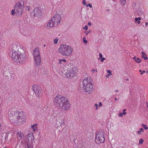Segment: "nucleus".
Instances as JSON below:
<instances>
[{
    "label": "nucleus",
    "mask_w": 148,
    "mask_h": 148,
    "mask_svg": "<svg viewBox=\"0 0 148 148\" xmlns=\"http://www.w3.org/2000/svg\"><path fill=\"white\" fill-rule=\"evenodd\" d=\"M11 51L12 52V59L17 64H23L25 63L26 61V55L23 52V50L20 48L18 49L17 51L12 49Z\"/></svg>",
    "instance_id": "obj_1"
},
{
    "label": "nucleus",
    "mask_w": 148,
    "mask_h": 148,
    "mask_svg": "<svg viewBox=\"0 0 148 148\" xmlns=\"http://www.w3.org/2000/svg\"><path fill=\"white\" fill-rule=\"evenodd\" d=\"M8 118L11 122L15 125L20 124L22 121H25V116L22 112H11L9 114Z\"/></svg>",
    "instance_id": "obj_2"
},
{
    "label": "nucleus",
    "mask_w": 148,
    "mask_h": 148,
    "mask_svg": "<svg viewBox=\"0 0 148 148\" xmlns=\"http://www.w3.org/2000/svg\"><path fill=\"white\" fill-rule=\"evenodd\" d=\"M54 101L55 105L65 111L69 110L71 107L69 101L67 98L61 95L56 96Z\"/></svg>",
    "instance_id": "obj_3"
},
{
    "label": "nucleus",
    "mask_w": 148,
    "mask_h": 148,
    "mask_svg": "<svg viewBox=\"0 0 148 148\" xmlns=\"http://www.w3.org/2000/svg\"><path fill=\"white\" fill-rule=\"evenodd\" d=\"M73 48L65 44L61 45L59 48V53L63 56H68L72 54Z\"/></svg>",
    "instance_id": "obj_4"
},
{
    "label": "nucleus",
    "mask_w": 148,
    "mask_h": 148,
    "mask_svg": "<svg viewBox=\"0 0 148 148\" xmlns=\"http://www.w3.org/2000/svg\"><path fill=\"white\" fill-rule=\"evenodd\" d=\"M61 18V15L58 14L54 15L49 21L47 25V27L49 28L53 27L55 25H57L58 23H60V20Z\"/></svg>",
    "instance_id": "obj_5"
},
{
    "label": "nucleus",
    "mask_w": 148,
    "mask_h": 148,
    "mask_svg": "<svg viewBox=\"0 0 148 148\" xmlns=\"http://www.w3.org/2000/svg\"><path fill=\"white\" fill-rule=\"evenodd\" d=\"M39 49L37 48L34 49L33 53L34 60L36 63V67L39 68L41 63L40 57L39 53Z\"/></svg>",
    "instance_id": "obj_6"
},
{
    "label": "nucleus",
    "mask_w": 148,
    "mask_h": 148,
    "mask_svg": "<svg viewBox=\"0 0 148 148\" xmlns=\"http://www.w3.org/2000/svg\"><path fill=\"white\" fill-rule=\"evenodd\" d=\"M90 79V77H87L86 79H84L83 81V88L85 91L86 92L90 91L93 88L92 83L89 82H88Z\"/></svg>",
    "instance_id": "obj_7"
},
{
    "label": "nucleus",
    "mask_w": 148,
    "mask_h": 148,
    "mask_svg": "<svg viewBox=\"0 0 148 148\" xmlns=\"http://www.w3.org/2000/svg\"><path fill=\"white\" fill-rule=\"evenodd\" d=\"M77 67L72 66L71 68L67 70L65 73V75L68 78H72L77 72Z\"/></svg>",
    "instance_id": "obj_8"
},
{
    "label": "nucleus",
    "mask_w": 148,
    "mask_h": 148,
    "mask_svg": "<svg viewBox=\"0 0 148 148\" xmlns=\"http://www.w3.org/2000/svg\"><path fill=\"white\" fill-rule=\"evenodd\" d=\"M32 89L36 96L40 98L41 95V88L40 86L34 85L32 86Z\"/></svg>",
    "instance_id": "obj_9"
},
{
    "label": "nucleus",
    "mask_w": 148,
    "mask_h": 148,
    "mask_svg": "<svg viewBox=\"0 0 148 148\" xmlns=\"http://www.w3.org/2000/svg\"><path fill=\"white\" fill-rule=\"evenodd\" d=\"M3 71V75L5 77H6L7 79L11 80L13 78V74L10 73V71L9 69L4 67Z\"/></svg>",
    "instance_id": "obj_10"
},
{
    "label": "nucleus",
    "mask_w": 148,
    "mask_h": 148,
    "mask_svg": "<svg viewBox=\"0 0 148 148\" xmlns=\"http://www.w3.org/2000/svg\"><path fill=\"white\" fill-rule=\"evenodd\" d=\"M33 13L34 16L36 17H40L42 15L41 10L38 7H36L34 9Z\"/></svg>",
    "instance_id": "obj_11"
},
{
    "label": "nucleus",
    "mask_w": 148,
    "mask_h": 148,
    "mask_svg": "<svg viewBox=\"0 0 148 148\" xmlns=\"http://www.w3.org/2000/svg\"><path fill=\"white\" fill-rule=\"evenodd\" d=\"M100 133V132H98L95 138V141L96 143L98 144H100L102 143V136H101V134H99Z\"/></svg>",
    "instance_id": "obj_12"
},
{
    "label": "nucleus",
    "mask_w": 148,
    "mask_h": 148,
    "mask_svg": "<svg viewBox=\"0 0 148 148\" xmlns=\"http://www.w3.org/2000/svg\"><path fill=\"white\" fill-rule=\"evenodd\" d=\"M24 5V2L22 1H21L17 3L15 5V7L14 8V9L16 8H22Z\"/></svg>",
    "instance_id": "obj_13"
},
{
    "label": "nucleus",
    "mask_w": 148,
    "mask_h": 148,
    "mask_svg": "<svg viewBox=\"0 0 148 148\" xmlns=\"http://www.w3.org/2000/svg\"><path fill=\"white\" fill-rule=\"evenodd\" d=\"M15 10H16L15 13L17 16H20L22 15L23 10L22 8H16Z\"/></svg>",
    "instance_id": "obj_14"
},
{
    "label": "nucleus",
    "mask_w": 148,
    "mask_h": 148,
    "mask_svg": "<svg viewBox=\"0 0 148 148\" xmlns=\"http://www.w3.org/2000/svg\"><path fill=\"white\" fill-rule=\"evenodd\" d=\"M17 136L18 138H20V139H21L23 137L24 135L21 131H19L17 132Z\"/></svg>",
    "instance_id": "obj_15"
},
{
    "label": "nucleus",
    "mask_w": 148,
    "mask_h": 148,
    "mask_svg": "<svg viewBox=\"0 0 148 148\" xmlns=\"http://www.w3.org/2000/svg\"><path fill=\"white\" fill-rule=\"evenodd\" d=\"M142 54L141 56L142 58H143L144 60H147L148 58L147 57V56L145 54V53L144 52H141Z\"/></svg>",
    "instance_id": "obj_16"
},
{
    "label": "nucleus",
    "mask_w": 148,
    "mask_h": 148,
    "mask_svg": "<svg viewBox=\"0 0 148 148\" xmlns=\"http://www.w3.org/2000/svg\"><path fill=\"white\" fill-rule=\"evenodd\" d=\"M1 137L3 138L5 140L6 138L8 137V135H7V133L6 132H4L3 133H1Z\"/></svg>",
    "instance_id": "obj_17"
},
{
    "label": "nucleus",
    "mask_w": 148,
    "mask_h": 148,
    "mask_svg": "<svg viewBox=\"0 0 148 148\" xmlns=\"http://www.w3.org/2000/svg\"><path fill=\"white\" fill-rule=\"evenodd\" d=\"M144 132V131L142 128L140 129L139 130H138L137 133L138 134L142 135Z\"/></svg>",
    "instance_id": "obj_18"
},
{
    "label": "nucleus",
    "mask_w": 148,
    "mask_h": 148,
    "mask_svg": "<svg viewBox=\"0 0 148 148\" xmlns=\"http://www.w3.org/2000/svg\"><path fill=\"white\" fill-rule=\"evenodd\" d=\"M141 18L140 17L135 18V23H137L138 24H139L140 23V20Z\"/></svg>",
    "instance_id": "obj_19"
},
{
    "label": "nucleus",
    "mask_w": 148,
    "mask_h": 148,
    "mask_svg": "<svg viewBox=\"0 0 148 148\" xmlns=\"http://www.w3.org/2000/svg\"><path fill=\"white\" fill-rule=\"evenodd\" d=\"M95 106L96 107L95 110H97L98 109V108H100V107L102 106V102H100L99 103V106H98V105L97 103H96L95 105Z\"/></svg>",
    "instance_id": "obj_20"
},
{
    "label": "nucleus",
    "mask_w": 148,
    "mask_h": 148,
    "mask_svg": "<svg viewBox=\"0 0 148 148\" xmlns=\"http://www.w3.org/2000/svg\"><path fill=\"white\" fill-rule=\"evenodd\" d=\"M141 60L139 58H137L136 60H135V61L136 63H139L141 62Z\"/></svg>",
    "instance_id": "obj_21"
},
{
    "label": "nucleus",
    "mask_w": 148,
    "mask_h": 148,
    "mask_svg": "<svg viewBox=\"0 0 148 148\" xmlns=\"http://www.w3.org/2000/svg\"><path fill=\"white\" fill-rule=\"evenodd\" d=\"M62 61H64V62H66V60L64 59H63L62 60L60 59L59 60L58 64H62V63L61 62Z\"/></svg>",
    "instance_id": "obj_22"
},
{
    "label": "nucleus",
    "mask_w": 148,
    "mask_h": 148,
    "mask_svg": "<svg viewBox=\"0 0 148 148\" xmlns=\"http://www.w3.org/2000/svg\"><path fill=\"white\" fill-rule=\"evenodd\" d=\"M142 125V126L145 129V130H147L148 129V127H147V125L145 124H144L143 123H142L141 124Z\"/></svg>",
    "instance_id": "obj_23"
},
{
    "label": "nucleus",
    "mask_w": 148,
    "mask_h": 148,
    "mask_svg": "<svg viewBox=\"0 0 148 148\" xmlns=\"http://www.w3.org/2000/svg\"><path fill=\"white\" fill-rule=\"evenodd\" d=\"M121 2L122 5H124L126 2V0H120Z\"/></svg>",
    "instance_id": "obj_24"
},
{
    "label": "nucleus",
    "mask_w": 148,
    "mask_h": 148,
    "mask_svg": "<svg viewBox=\"0 0 148 148\" xmlns=\"http://www.w3.org/2000/svg\"><path fill=\"white\" fill-rule=\"evenodd\" d=\"M58 38H56L53 40V42L55 44H57L58 43Z\"/></svg>",
    "instance_id": "obj_25"
},
{
    "label": "nucleus",
    "mask_w": 148,
    "mask_h": 148,
    "mask_svg": "<svg viewBox=\"0 0 148 148\" xmlns=\"http://www.w3.org/2000/svg\"><path fill=\"white\" fill-rule=\"evenodd\" d=\"M139 72H140V74L141 75H143L144 73L145 72V70L142 71L140 69L139 70Z\"/></svg>",
    "instance_id": "obj_26"
},
{
    "label": "nucleus",
    "mask_w": 148,
    "mask_h": 148,
    "mask_svg": "<svg viewBox=\"0 0 148 148\" xmlns=\"http://www.w3.org/2000/svg\"><path fill=\"white\" fill-rule=\"evenodd\" d=\"M16 10L14 9V10H12L11 11V14L12 15H14L15 14Z\"/></svg>",
    "instance_id": "obj_27"
},
{
    "label": "nucleus",
    "mask_w": 148,
    "mask_h": 148,
    "mask_svg": "<svg viewBox=\"0 0 148 148\" xmlns=\"http://www.w3.org/2000/svg\"><path fill=\"white\" fill-rule=\"evenodd\" d=\"M86 37H84L83 38V41L84 43L85 44H86L88 42V41L86 39Z\"/></svg>",
    "instance_id": "obj_28"
},
{
    "label": "nucleus",
    "mask_w": 148,
    "mask_h": 148,
    "mask_svg": "<svg viewBox=\"0 0 148 148\" xmlns=\"http://www.w3.org/2000/svg\"><path fill=\"white\" fill-rule=\"evenodd\" d=\"M107 72L108 73L109 75H112V71L109 70H108L107 71Z\"/></svg>",
    "instance_id": "obj_29"
},
{
    "label": "nucleus",
    "mask_w": 148,
    "mask_h": 148,
    "mask_svg": "<svg viewBox=\"0 0 148 148\" xmlns=\"http://www.w3.org/2000/svg\"><path fill=\"white\" fill-rule=\"evenodd\" d=\"M143 140L142 138H141L139 140V143L140 144H142L143 142Z\"/></svg>",
    "instance_id": "obj_30"
},
{
    "label": "nucleus",
    "mask_w": 148,
    "mask_h": 148,
    "mask_svg": "<svg viewBox=\"0 0 148 148\" xmlns=\"http://www.w3.org/2000/svg\"><path fill=\"white\" fill-rule=\"evenodd\" d=\"M99 58H98L99 60H100V61L102 62V53H100L99 54Z\"/></svg>",
    "instance_id": "obj_31"
},
{
    "label": "nucleus",
    "mask_w": 148,
    "mask_h": 148,
    "mask_svg": "<svg viewBox=\"0 0 148 148\" xmlns=\"http://www.w3.org/2000/svg\"><path fill=\"white\" fill-rule=\"evenodd\" d=\"M88 26L87 25H86L85 27H83V29H84L85 30H87L88 29Z\"/></svg>",
    "instance_id": "obj_32"
},
{
    "label": "nucleus",
    "mask_w": 148,
    "mask_h": 148,
    "mask_svg": "<svg viewBox=\"0 0 148 148\" xmlns=\"http://www.w3.org/2000/svg\"><path fill=\"white\" fill-rule=\"evenodd\" d=\"M86 6L87 7H89L90 8H92V5L90 4H88L87 5H86Z\"/></svg>",
    "instance_id": "obj_33"
},
{
    "label": "nucleus",
    "mask_w": 148,
    "mask_h": 148,
    "mask_svg": "<svg viewBox=\"0 0 148 148\" xmlns=\"http://www.w3.org/2000/svg\"><path fill=\"white\" fill-rule=\"evenodd\" d=\"M123 113H121V112H120L119 113V116L121 117H122L123 116Z\"/></svg>",
    "instance_id": "obj_34"
},
{
    "label": "nucleus",
    "mask_w": 148,
    "mask_h": 148,
    "mask_svg": "<svg viewBox=\"0 0 148 148\" xmlns=\"http://www.w3.org/2000/svg\"><path fill=\"white\" fill-rule=\"evenodd\" d=\"M36 124H35L33 125H32V128H36L37 127H36Z\"/></svg>",
    "instance_id": "obj_35"
},
{
    "label": "nucleus",
    "mask_w": 148,
    "mask_h": 148,
    "mask_svg": "<svg viewBox=\"0 0 148 148\" xmlns=\"http://www.w3.org/2000/svg\"><path fill=\"white\" fill-rule=\"evenodd\" d=\"M30 135H32V136L33 138L32 137L31 139L32 140H33V139H34V136H33L31 134H29L28 135V136H29Z\"/></svg>",
    "instance_id": "obj_36"
},
{
    "label": "nucleus",
    "mask_w": 148,
    "mask_h": 148,
    "mask_svg": "<svg viewBox=\"0 0 148 148\" xmlns=\"http://www.w3.org/2000/svg\"><path fill=\"white\" fill-rule=\"evenodd\" d=\"M82 3L85 5H86V3L85 0H84L82 2Z\"/></svg>",
    "instance_id": "obj_37"
},
{
    "label": "nucleus",
    "mask_w": 148,
    "mask_h": 148,
    "mask_svg": "<svg viewBox=\"0 0 148 148\" xmlns=\"http://www.w3.org/2000/svg\"><path fill=\"white\" fill-rule=\"evenodd\" d=\"M26 9H27V10H28V11H29L30 10V7L29 6H26Z\"/></svg>",
    "instance_id": "obj_38"
},
{
    "label": "nucleus",
    "mask_w": 148,
    "mask_h": 148,
    "mask_svg": "<svg viewBox=\"0 0 148 148\" xmlns=\"http://www.w3.org/2000/svg\"><path fill=\"white\" fill-rule=\"evenodd\" d=\"M91 32V31L90 30L89 31H88V32L87 33H86V35H88V34L89 33H90V32Z\"/></svg>",
    "instance_id": "obj_39"
},
{
    "label": "nucleus",
    "mask_w": 148,
    "mask_h": 148,
    "mask_svg": "<svg viewBox=\"0 0 148 148\" xmlns=\"http://www.w3.org/2000/svg\"><path fill=\"white\" fill-rule=\"evenodd\" d=\"M110 76V75L108 74V75H106V78H108L109 77V76Z\"/></svg>",
    "instance_id": "obj_40"
},
{
    "label": "nucleus",
    "mask_w": 148,
    "mask_h": 148,
    "mask_svg": "<svg viewBox=\"0 0 148 148\" xmlns=\"http://www.w3.org/2000/svg\"><path fill=\"white\" fill-rule=\"evenodd\" d=\"M88 25L90 26L91 25H92V24L90 22H89L88 24Z\"/></svg>",
    "instance_id": "obj_41"
},
{
    "label": "nucleus",
    "mask_w": 148,
    "mask_h": 148,
    "mask_svg": "<svg viewBox=\"0 0 148 148\" xmlns=\"http://www.w3.org/2000/svg\"><path fill=\"white\" fill-rule=\"evenodd\" d=\"M123 112V114L124 115H125V114H127V113L125 112Z\"/></svg>",
    "instance_id": "obj_42"
},
{
    "label": "nucleus",
    "mask_w": 148,
    "mask_h": 148,
    "mask_svg": "<svg viewBox=\"0 0 148 148\" xmlns=\"http://www.w3.org/2000/svg\"><path fill=\"white\" fill-rule=\"evenodd\" d=\"M136 58H137L136 56H134L133 57V59L135 60H135H136Z\"/></svg>",
    "instance_id": "obj_43"
},
{
    "label": "nucleus",
    "mask_w": 148,
    "mask_h": 148,
    "mask_svg": "<svg viewBox=\"0 0 148 148\" xmlns=\"http://www.w3.org/2000/svg\"><path fill=\"white\" fill-rule=\"evenodd\" d=\"M106 59L105 58H102V62L104 61V60Z\"/></svg>",
    "instance_id": "obj_44"
},
{
    "label": "nucleus",
    "mask_w": 148,
    "mask_h": 148,
    "mask_svg": "<svg viewBox=\"0 0 148 148\" xmlns=\"http://www.w3.org/2000/svg\"><path fill=\"white\" fill-rule=\"evenodd\" d=\"M95 69H93L92 70V71L94 73V72L95 71Z\"/></svg>",
    "instance_id": "obj_45"
},
{
    "label": "nucleus",
    "mask_w": 148,
    "mask_h": 148,
    "mask_svg": "<svg viewBox=\"0 0 148 148\" xmlns=\"http://www.w3.org/2000/svg\"><path fill=\"white\" fill-rule=\"evenodd\" d=\"M148 23L147 22V23H145V25H146V26H147V25H148Z\"/></svg>",
    "instance_id": "obj_46"
},
{
    "label": "nucleus",
    "mask_w": 148,
    "mask_h": 148,
    "mask_svg": "<svg viewBox=\"0 0 148 148\" xmlns=\"http://www.w3.org/2000/svg\"><path fill=\"white\" fill-rule=\"evenodd\" d=\"M114 100L116 101H117V99L116 98H114Z\"/></svg>",
    "instance_id": "obj_47"
},
{
    "label": "nucleus",
    "mask_w": 148,
    "mask_h": 148,
    "mask_svg": "<svg viewBox=\"0 0 148 148\" xmlns=\"http://www.w3.org/2000/svg\"><path fill=\"white\" fill-rule=\"evenodd\" d=\"M126 110V109H124L123 110V112H125V111Z\"/></svg>",
    "instance_id": "obj_48"
},
{
    "label": "nucleus",
    "mask_w": 148,
    "mask_h": 148,
    "mask_svg": "<svg viewBox=\"0 0 148 148\" xmlns=\"http://www.w3.org/2000/svg\"><path fill=\"white\" fill-rule=\"evenodd\" d=\"M115 92H118V90H115Z\"/></svg>",
    "instance_id": "obj_49"
},
{
    "label": "nucleus",
    "mask_w": 148,
    "mask_h": 148,
    "mask_svg": "<svg viewBox=\"0 0 148 148\" xmlns=\"http://www.w3.org/2000/svg\"><path fill=\"white\" fill-rule=\"evenodd\" d=\"M33 131H35V129L34 128H33Z\"/></svg>",
    "instance_id": "obj_50"
},
{
    "label": "nucleus",
    "mask_w": 148,
    "mask_h": 148,
    "mask_svg": "<svg viewBox=\"0 0 148 148\" xmlns=\"http://www.w3.org/2000/svg\"><path fill=\"white\" fill-rule=\"evenodd\" d=\"M44 47H45L46 46V45H44Z\"/></svg>",
    "instance_id": "obj_51"
},
{
    "label": "nucleus",
    "mask_w": 148,
    "mask_h": 148,
    "mask_svg": "<svg viewBox=\"0 0 148 148\" xmlns=\"http://www.w3.org/2000/svg\"><path fill=\"white\" fill-rule=\"evenodd\" d=\"M15 47H17V46H16V45H15Z\"/></svg>",
    "instance_id": "obj_52"
},
{
    "label": "nucleus",
    "mask_w": 148,
    "mask_h": 148,
    "mask_svg": "<svg viewBox=\"0 0 148 148\" xmlns=\"http://www.w3.org/2000/svg\"><path fill=\"white\" fill-rule=\"evenodd\" d=\"M86 31H85L84 33H86Z\"/></svg>",
    "instance_id": "obj_53"
},
{
    "label": "nucleus",
    "mask_w": 148,
    "mask_h": 148,
    "mask_svg": "<svg viewBox=\"0 0 148 148\" xmlns=\"http://www.w3.org/2000/svg\"><path fill=\"white\" fill-rule=\"evenodd\" d=\"M97 70H96V72H97Z\"/></svg>",
    "instance_id": "obj_54"
},
{
    "label": "nucleus",
    "mask_w": 148,
    "mask_h": 148,
    "mask_svg": "<svg viewBox=\"0 0 148 148\" xmlns=\"http://www.w3.org/2000/svg\"><path fill=\"white\" fill-rule=\"evenodd\" d=\"M147 108H148V105H147Z\"/></svg>",
    "instance_id": "obj_55"
}]
</instances>
